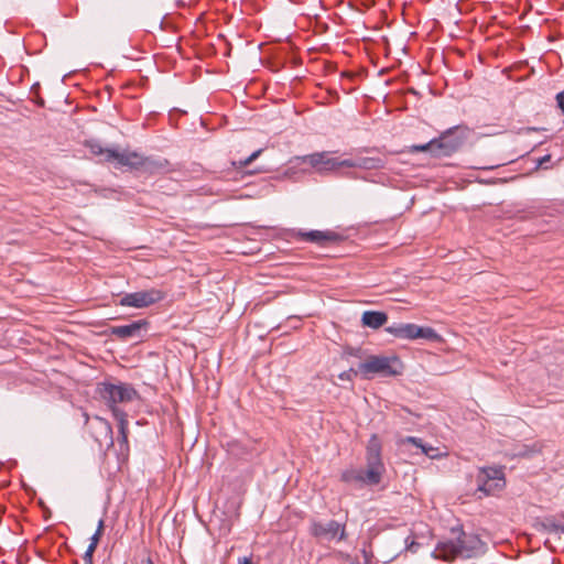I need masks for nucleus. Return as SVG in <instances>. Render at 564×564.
<instances>
[{"mask_svg":"<svg viewBox=\"0 0 564 564\" xmlns=\"http://www.w3.org/2000/svg\"><path fill=\"white\" fill-rule=\"evenodd\" d=\"M454 539L437 543L434 556L444 561H453L456 557L470 558L485 553L486 544L473 533H466L460 528H453Z\"/></svg>","mask_w":564,"mask_h":564,"instance_id":"obj_1","label":"nucleus"},{"mask_svg":"<svg viewBox=\"0 0 564 564\" xmlns=\"http://www.w3.org/2000/svg\"><path fill=\"white\" fill-rule=\"evenodd\" d=\"M403 365L397 356H369L364 362L359 364V372L364 379H369L370 375L379 373L384 377H395L401 375Z\"/></svg>","mask_w":564,"mask_h":564,"instance_id":"obj_2","label":"nucleus"},{"mask_svg":"<svg viewBox=\"0 0 564 564\" xmlns=\"http://www.w3.org/2000/svg\"><path fill=\"white\" fill-rule=\"evenodd\" d=\"M386 332L400 339L414 340L423 338L430 341L440 339V335L432 327H423L413 323L393 324L388 326Z\"/></svg>","mask_w":564,"mask_h":564,"instance_id":"obj_3","label":"nucleus"},{"mask_svg":"<svg viewBox=\"0 0 564 564\" xmlns=\"http://www.w3.org/2000/svg\"><path fill=\"white\" fill-rule=\"evenodd\" d=\"M310 534L319 541H344L347 536L346 525L336 520L321 522L312 520L308 528Z\"/></svg>","mask_w":564,"mask_h":564,"instance_id":"obj_4","label":"nucleus"},{"mask_svg":"<svg viewBox=\"0 0 564 564\" xmlns=\"http://www.w3.org/2000/svg\"><path fill=\"white\" fill-rule=\"evenodd\" d=\"M506 485L503 469L500 467L481 468L477 475V490L486 496L495 495Z\"/></svg>","mask_w":564,"mask_h":564,"instance_id":"obj_5","label":"nucleus"},{"mask_svg":"<svg viewBox=\"0 0 564 564\" xmlns=\"http://www.w3.org/2000/svg\"><path fill=\"white\" fill-rule=\"evenodd\" d=\"M100 395L113 412L118 403L130 402L137 397V391L129 384L104 383L100 388Z\"/></svg>","mask_w":564,"mask_h":564,"instance_id":"obj_6","label":"nucleus"},{"mask_svg":"<svg viewBox=\"0 0 564 564\" xmlns=\"http://www.w3.org/2000/svg\"><path fill=\"white\" fill-rule=\"evenodd\" d=\"M164 292L159 289L141 290L133 293H127L120 297L118 305L134 308L149 307L164 299Z\"/></svg>","mask_w":564,"mask_h":564,"instance_id":"obj_7","label":"nucleus"},{"mask_svg":"<svg viewBox=\"0 0 564 564\" xmlns=\"http://www.w3.org/2000/svg\"><path fill=\"white\" fill-rule=\"evenodd\" d=\"M460 127H454L443 132L435 141V156H449L464 143L465 134H458Z\"/></svg>","mask_w":564,"mask_h":564,"instance_id":"obj_8","label":"nucleus"},{"mask_svg":"<svg viewBox=\"0 0 564 564\" xmlns=\"http://www.w3.org/2000/svg\"><path fill=\"white\" fill-rule=\"evenodd\" d=\"M150 323L148 319L133 321L127 325L111 326L109 334L120 340H142L149 330Z\"/></svg>","mask_w":564,"mask_h":564,"instance_id":"obj_9","label":"nucleus"},{"mask_svg":"<svg viewBox=\"0 0 564 564\" xmlns=\"http://www.w3.org/2000/svg\"><path fill=\"white\" fill-rule=\"evenodd\" d=\"M290 237L304 242H311L318 247H327L339 242L343 237L333 230H292Z\"/></svg>","mask_w":564,"mask_h":564,"instance_id":"obj_10","label":"nucleus"},{"mask_svg":"<svg viewBox=\"0 0 564 564\" xmlns=\"http://www.w3.org/2000/svg\"><path fill=\"white\" fill-rule=\"evenodd\" d=\"M117 160L119 164L124 166H131L137 167L140 165H147V169L154 170V169H163L166 165L165 162H150L148 160H143L138 153L135 152H128V153H119L116 151H107L106 152V161H112Z\"/></svg>","mask_w":564,"mask_h":564,"instance_id":"obj_11","label":"nucleus"},{"mask_svg":"<svg viewBox=\"0 0 564 564\" xmlns=\"http://www.w3.org/2000/svg\"><path fill=\"white\" fill-rule=\"evenodd\" d=\"M304 163H308L317 172H330L334 171L335 158L329 155V152H316L303 158Z\"/></svg>","mask_w":564,"mask_h":564,"instance_id":"obj_12","label":"nucleus"},{"mask_svg":"<svg viewBox=\"0 0 564 564\" xmlns=\"http://www.w3.org/2000/svg\"><path fill=\"white\" fill-rule=\"evenodd\" d=\"M388 321V315L379 311H366L362 313L361 323L372 329L382 327Z\"/></svg>","mask_w":564,"mask_h":564,"instance_id":"obj_13","label":"nucleus"},{"mask_svg":"<svg viewBox=\"0 0 564 564\" xmlns=\"http://www.w3.org/2000/svg\"><path fill=\"white\" fill-rule=\"evenodd\" d=\"M113 416L118 421L119 436L118 441L121 447L128 448V415L124 411L113 408Z\"/></svg>","mask_w":564,"mask_h":564,"instance_id":"obj_14","label":"nucleus"},{"mask_svg":"<svg viewBox=\"0 0 564 564\" xmlns=\"http://www.w3.org/2000/svg\"><path fill=\"white\" fill-rule=\"evenodd\" d=\"M404 443H410V444L414 445L415 447L421 448L422 453H424L426 456H429L432 459L441 457V453L438 452V448H435L430 445H425L421 438H417L414 436H408L404 440Z\"/></svg>","mask_w":564,"mask_h":564,"instance_id":"obj_15","label":"nucleus"},{"mask_svg":"<svg viewBox=\"0 0 564 564\" xmlns=\"http://www.w3.org/2000/svg\"><path fill=\"white\" fill-rule=\"evenodd\" d=\"M366 459L382 460L381 442L377 435H372L368 442Z\"/></svg>","mask_w":564,"mask_h":564,"instance_id":"obj_16","label":"nucleus"},{"mask_svg":"<svg viewBox=\"0 0 564 564\" xmlns=\"http://www.w3.org/2000/svg\"><path fill=\"white\" fill-rule=\"evenodd\" d=\"M384 163L379 158H359L357 159V167L364 170L383 169Z\"/></svg>","mask_w":564,"mask_h":564,"instance_id":"obj_17","label":"nucleus"},{"mask_svg":"<svg viewBox=\"0 0 564 564\" xmlns=\"http://www.w3.org/2000/svg\"><path fill=\"white\" fill-rule=\"evenodd\" d=\"M362 469L350 468L341 473V480L347 484H361Z\"/></svg>","mask_w":564,"mask_h":564,"instance_id":"obj_18","label":"nucleus"},{"mask_svg":"<svg viewBox=\"0 0 564 564\" xmlns=\"http://www.w3.org/2000/svg\"><path fill=\"white\" fill-rule=\"evenodd\" d=\"M381 479L382 475H380L378 471L362 469L361 484L376 486L381 481Z\"/></svg>","mask_w":564,"mask_h":564,"instance_id":"obj_19","label":"nucleus"},{"mask_svg":"<svg viewBox=\"0 0 564 564\" xmlns=\"http://www.w3.org/2000/svg\"><path fill=\"white\" fill-rule=\"evenodd\" d=\"M542 443L534 442L531 445H523L522 448L517 453L518 456L530 457L533 454H538L542 451Z\"/></svg>","mask_w":564,"mask_h":564,"instance_id":"obj_20","label":"nucleus"},{"mask_svg":"<svg viewBox=\"0 0 564 564\" xmlns=\"http://www.w3.org/2000/svg\"><path fill=\"white\" fill-rule=\"evenodd\" d=\"M95 421L99 425V430L104 434L105 438L109 440L110 444H112V429L109 422L98 416L95 419Z\"/></svg>","mask_w":564,"mask_h":564,"instance_id":"obj_21","label":"nucleus"},{"mask_svg":"<svg viewBox=\"0 0 564 564\" xmlns=\"http://www.w3.org/2000/svg\"><path fill=\"white\" fill-rule=\"evenodd\" d=\"M542 530L546 533H557L558 523L554 518H544L540 523Z\"/></svg>","mask_w":564,"mask_h":564,"instance_id":"obj_22","label":"nucleus"},{"mask_svg":"<svg viewBox=\"0 0 564 564\" xmlns=\"http://www.w3.org/2000/svg\"><path fill=\"white\" fill-rule=\"evenodd\" d=\"M411 152H431L435 156V141L434 139L425 144L412 145Z\"/></svg>","mask_w":564,"mask_h":564,"instance_id":"obj_23","label":"nucleus"},{"mask_svg":"<svg viewBox=\"0 0 564 564\" xmlns=\"http://www.w3.org/2000/svg\"><path fill=\"white\" fill-rule=\"evenodd\" d=\"M367 470L378 471L380 475H383L386 467L382 460L367 459Z\"/></svg>","mask_w":564,"mask_h":564,"instance_id":"obj_24","label":"nucleus"},{"mask_svg":"<svg viewBox=\"0 0 564 564\" xmlns=\"http://www.w3.org/2000/svg\"><path fill=\"white\" fill-rule=\"evenodd\" d=\"M104 529H105V521H104V519H100L98 522L96 532L90 538V544L96 545V546L98 545L100 538L104 534Z\"/></svg>","mask_w":564,"mask_h":564,"instance_id":"obj_25","label":"nucleus"},{"mask_svg":"<svg viewBox=\"0 0 564 564\" xmlns=\"http://www.w3.org/2000/svg\"><path fill=\"white\" fill-rule=\"evenodd\" d=\"M88 147L90 149V152L95 155L102 156V159L106 161V152L112 151L111 149H104L100 144L95 142H89Z\"/></svg>","mask_w":564,"mask_h":564,"instance_id":"obj_26","label":"nucleus"},{"mask_svg":"<svg viewBox=\"0 0 564 564\" xmlns=\"http://www.w3.org/2000/svg\"><path fill=\"white\" fill-rule=\"evenodd\" d=\"M340 167H357V160H350V159L339 160V159L335 158L334 171L338 170Z\"/></svg>","mask_w":564,"mask_h":564,"instance_id":"obj_27","label":"nucleus"},{"mask_svg":"<svg viewBox=\"0 0 564 564\" xmlns=\"http://www.w3.org/2000/svg\"><path fill=\"white\" fill-rule=\"evenodd\" d=\"M97 546L89 543L85 554H84V561L85 564H94V553L96 551Z\"/></svg>","mask_w":564,"mask_h":564,"instance_id":"obj_28","label":"nucleus"},{"mask_svg":"<svg viewBox=\"0 0 564 564\" xmlns=\"http://www.w3.org/2000/svg\"><path fill=\"white\" fill-rule=\"evenodd\" d=\"M261 153V150H257L254 151L253 153H251L246 160L243 161H240V165L241 166H247L249 165L251 162H253Z\"/></svg>","mask_w":564,"mask_h":564,"instance_id":"obj_29","label":"nucleus"},{"mask_svg":"<svg viewBox=\"0 0 564 564\" xmlns=\"http://www.w3.org/2000/svg\"><path fill=\"white\" fill-rule=\"evenodd\" d=\"M358 373H360V372H359V368H358L357 370H355V369H352V368H351V369H349L348 371H344V372H341V373L339 375V378H340L341 380H350L352 375H354V376H357Z\"/></svg>","mask_w":564,"mask_h":564,"instance_id":"obj_30","label":"nucleus"},{"mask_svg":"<svg viewBox=\"0 0 564 564\" xmlns=\"http://www.w3.org/2000/svg\"><path fill=\"white\" fill-rule=\"evenodd\" d=\"M556 102L561 111L564 113V90L556 95Z\"/></svg>","mask_w":564,"mask_h":564,"instance_id":"obj_31","label":"nucleus"},{"mask_svg":"<svg viewBox=\"0 0 564 564\" xmlns=\"http://www.w3.org/2000/svg\"><path fill=\"white\" fill-rule=\"evenodd\" d=\"M551 160V155L546 154L538 160V166H543L545 163H547Z\"/></svg>","mask_w":564,"mask_h":564,"instance_id":"obj_32","label":"nucleus"},{"mask_svg":"<svg viewBox=\"0 0 564 564\" xmlns=\"http://www.w3.org/2000/svg\"><path fill=\"white\" fill-rule=\"evenodd\" d=\"M238 564H253L251 557L243 556L238 558Z\"/></svg>","mask_w":564,"mask_h":564,"instance_id":"obj_33","label":"nucleus"},{"mask_svg":"<svg viewBox=\"0 0 564 564\" xmlns=\"http://www.w3.org/2000/svg\"><path fill=\"white\" fill-rule=\"evenodd\" d=\"M540 130H544L543 128H534V127H529V128H525L522 130V132L524 133H531V132H538Z\"/></svg>","mask_w":564,"mask_h":564,"instance_id":"obj_34","label":"nucleus"},{"mask_svg":"<svg viewBox=\"0 0 564 564\" xmlns=\"http://www.w3.org/2000/svg\"><path fill=\"white\" fill-rule=\"evenodd\" d=\"M420 546L419 543L412 541L410 545H408V550H410L411 552H416L417 547Z\"/></svg>","mask_w":564,"mask_h":564,"instance_id":"obj_35","label":"nucleus"},{"mask_svg":"<svg viewBox=\"0 0 564 564\" xmlns=\"http://www.w3.org/2000/svg\"><path fill=\"white\" fill-rule=\"evenodd\" d=\"M557 533H563L564 534V524L558 523V525H557Z\"/></svg>","mask_w":564,"mask_h":564,"instance_id":"obj_36","label":"nucleus"},{"mask_svg":"<svg viewBox=\"0 0 564 564\" xmlns=\"http://www.w3.org/2000/svg\"><path fill=\"white\" fill-rule=\"evenodd\" d=\"M147 564H153V562L149 558V560L147 561Z\"/></svg>","mask_w":564,"mask_h":564,"instance_id":"obj_37","label":"nucleus"}]
</instances>
